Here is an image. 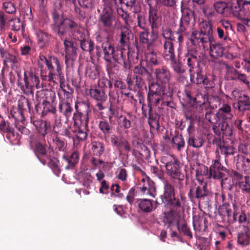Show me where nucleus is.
Wrapping results in <instances>:
<instances>
[{"mask_svg":"<svg viewBox=\"0 0 250 250\" xmlns=\"http://www.w3.org/2000/svg\"><path fill=\"white\" fill-rule=\"evenodd\" d=\"M135 204L142 212L145 213H150L155 209L150 199H138L136 201Z\"/></svg>","mask_w":250,"mask_h":250,"instance_id":"c756f323","label":"nucleus"},{"mask_svg":"<svg viewBox=\"0 0 250 250\" xmlns=\"http://www.w3.org/2000/svg\"><path fill=\"white\" fill-rule=\"evenodd\" d=\"M11 115L17 122H23L25 120L24 114L18 108H13L11 110Z\"/></svg>","mask_w":250,"mask_h":250,"instance_id":"e2e57ef3","label":"nucleus"},{"mask_svg":"<svg viewBox=\"0 0 250 250\" xmlns=\"http://www.w3.org/2000/svg\"><path fill=\"white\" fill-rule=\"evenodd\" d=\"M154 74L156 81L149 84L147 95L173 101V91L169 84L171 77L169 69L163 66L156 69Z\"/></svg>","mask_w":250,"mask_h":250,"instance_id":"f257e3e1","label":"nucleus"},{"mask_svg":"<svg viewBox=\"0 0 250 250\" xmlns=\"http://www.w3.org/2000/svg\"><path fill=\"white\" fill-rule=\"evenodd\" d=\"M180 21L187 25L194 26L195 23L194 12L188 9L185 11L183 13Z\"/></svg>","mask_w":250,"mask_h":250,"instance_id":"58836bf2","label":"nucleus"},{"mask_svg":"<svg viewBox=\"0 0 250 250\" xmlns=\"http://www.w3.org/2000/svg\"><path fill=\"white\" fill-rule=\"evenodd\" d=\"M205 77L200 69H198L195 74H190V81L192 83L197 84H201L202 81Z\"/></svg>","mask_w":250,"mask_h":250,"instance_id":"5fc2aeb1","label":"nucleus"},{"mask_svg":"<svg viewBox=\"0 0 250 250\" xmlns=\"http://www.w3.org/2000/svg\"><path fill=\"white\" fill-rule=\"evenodd\" d=\"M18 86L25 94H27L32 93L33 88L34 87L37 89L42 87V84H40V78L34 72L25 71L23 83L19 82Z\"/></svg>","mask_w":250,"mask_h":250,"instance_id":"6e6552de","label":"nucleus"},{"mask_svg":"<svg viewBox=\"0 0 250 250\" xmlns=\"http://www.w3.org/2000/svg\"><path fill=\"white\" fill-rule=\"evenodd\" d=\"M30 120L38 132L42 137H44L50 131V124L46 121L38 119L34 116H31Z\"/></svg>","mask_w":250,"mask_h":250,"instance_id":"aec40b11","label":"nucleus"},{"mask_svg":"<svg viewBox=\"0 0 250 250\" xmlns=\"http://www.w3.org/2000/svg\"><path fill=\"white\" fill-rule=\"evenodd\" d=\"M187 37L193 46L198 47H202L204 49L208 47V44L210 42L208 38L204 37L197 31H192L191 34L188 35Z\"/></svg>","mask_w":250,"mask_h":250,"instance_id":"f3484780","label":"nucleus"},{"mask_svg":"<svg viewBox=\"0 0 250 250\" xmlns=\"http://www.w3.org/2000/svg\"><path fill=\"white\" fill-rule=\"evenodd\" d=\"M56 103H42L36 106L37 112L41 113L42 116H44L48 113L55 114L56 112Z\"/></svg>","mask_w":250,"mask_h":250,"instance_id":"bb28decb","label":"nucleus"},{"mask_svg":"<svg viewBox=\"0 0 250 250\" xmlns=\"http://www.w3.org/2000/svg\"><path fill=\"white\" fill-rule=\"evenodd\" d=\"M59 109L60 112L67 119L71 116L73 110L70 104L68 101H66L65 99L60 101Z\"/></svg>","mask_w":250,"mask_h":250,"instance_id":"c9c22d12","label":"nucleus"},{"mask_svg":"<svg viewBox=\"0 0 250 250\" xmlns=\"http://www.w3.org/2000/svg\"><path fill=\"white\" fill-rule=\"evenodd\" d=\"M38 43L41 46L43 47L49 44L52 39L51 35L42 30H38L36 32Z\"/></svg>","mask_w":250,"mask_h":250,"instance_id":"e433bc0d","label":"nucleus"},{"mask_svg":"<svg viewBox=\"0 0 250 250\" xmlns=\"http://www.w3.org/2000/svg\"><path fill=\"white\" fill-rule=\"evenodd\" d=\"M169 61H170V66L175 73L181 74L186 72V69L183 63L179 60H177L176 57Z\"/></svg>","mask_w":250,"mask_h":250,"instance_id":"37998d69","label":"nucleus"},{"mask_svg":"<svg viewBox=\"0 0 250 250\" xmlns=\"http://www.w3.org/2000/svg\"><path fill=\"white\" fill-rule=\"evenodd\" d=\"M89 93L91 97L97 102H105L106 100L107 95L102 89H90Z\"/></svg>","mask_w":250,"mask_h":250,"instance_id":"79ce46f5","label":"nucleus"},{"mask_svg":"<svg viewBox=\"0 0 250 250\" xmlns=\"http://www.w3.org/2000/svg\"><path fill=\"white\" fill-rule=\"evenodd\" d=\"M233 126L227 121H221L218 126L214 125L212 127L213 132L219 136L231 137L233 134Z\"/></svg>","mask_w":250,"mask_h":250,"instance_id":"6ab92c4d","label":"nucleus"},{"mask_svg":"<svg viewBox=\"0 0 250 250\" xmlns=\"http://www.w3.org/2000/svg\"><path fill=\"white\" fill-rule=\"evenodd\" d=\"M75 108L76 113L90 114L91 113L90 104L88 102H76Z\"/></svg>","mask_w":250,"mask_h":250,"instance_id":"a19ab883","label":"nucleus"},{"mask_svg":"<svg viewBox=\"0 0 250 250\" xmlns=\"http://www.w3.org/2000/svg\"><path fill=\"white\" fill-rule=\"evenodd\" d=\"M163 48V54L165 59L169 60L175 58L174 43L172 41H164Z\"/></svg>","mask_w":250,"mask_h":250,"instance_id":"2f4dec72","label":"nucleus"},{"mask_svg":"<svg viewBox=\"0 0 250 250\" xmlns=\"http://www.w3.org/2000/svg\"><path fill=\"white\" fill-rule=\"evenodd\" d=\"M171 143L173 145V147H176L179 151L183 149L185 145V141L181 134L179 133H176L171 140Z\"/></svg>","mask_w":250,"mask_h":250,"instance_id":"09e8293b","label":"nucleus"},{"mask_svg":"<svg viewBox=\"0 0 250 250\" xmlns=\"http://www.w3.org/2000/svg\"><path fill=\"white\" fill-rule=\"evenodd\" d=\"M160 198L162 203L174 209H180L186 202V197L182 194L180 195V199L175 197L174 187L168 181L164 183V192Z\"/></svg>","mask_w":250,"mask_h":250,"instance_id":"0eeeda50","label":"nucleus"},{"mask_svg":"<svg viewBox=\"0 0 250 250\" xmlns=\"http://www.w3.org/2000/svg\"><path fill=\"white\" fill-rule=\"evenodd\" d=\"M213 7L215 11L219 14L224 16L231 14L234 16V12L237 10L239 5L237 4V2L234 3L231 1L226 2L218 0L213 3Z\"/></svg>","mask_w":250,"mask_h":250,"instance_id":"f8f14e48","label":"nucleus"},{"mask_svg":"<svg viewBox=\"0 0 250 250\" xmlns=\"http://www.w3.org/2000/svg\"><path fill=\"white\" fill-rule=\"evenodd\" d=\"M79 153L77 151L72 152L71 155L64 154L62 156L61 167H64L65 169L73 168L78 163Z\"/></svg>","mask_w":250,"mask_h":250,"instance_id":"4be33fe9","label":"nucleus"},{"mask_svg":"<svg viewBox=\"0 0 250 250\" xmlns=\"http://www.w3.org/2000/svg\"><path fill=\"white\" fill-rule=\"evenodd\" d=\"M104 7L98 18V22L103 27L109 29L113 25V12L112 8H109L104 4Z\"/></svg>","mask_w":250,"mask_h":250,"instance_id":"2eb2a0df","label":"nucleus"},{"mask_svg":"<svg viewBox=\"0 0 250 250\" xmlns=\"http://www.w3.org/2000/svg\"><path fill=\"white\" fill-rule=\"evenodd\" d=\"M161 162L165 166L167 174L171 179L178 181L179 188H182L185 173L182 171L179 160L174 155L167 154L161 157Z\"/></svg>","mask_w":250,"mask_h":250,"instance_id":"39448f33","label":"nucleus"},{"mask_svg":"<svg viewBox=\"0 0 250 250\" xmlns=\"http://www.w3.org/2000/svg\"><path fill=\"white\" fill-rule=\"evenodd\" d=\"M208 46L210 48L209 54L211 57L218 59L223 56L225 48L221 43H212L211 41Z\"/></svg>","mask_w":250,"mask_h":250,"instance_id":"473e14b6","label":"nucleus"},{"mask_svg":"<svg viewBox=\"0 0 250 250\" xmlns=\"http://www.w3.org/2000/svg\"><path fill=\"white\" fill-rule=\"evenodd\" d=\"M37 96L42 99V103H55L56 96L54 91L42 89L37 92Z\"/></svg>","mask_w":250,"mask_h":250,"instance_id":"c85d7f7f","label":"nucleus"},{"mask_svg":"<svg viewBox=\"0 0 250 250\" xmlns=\"http://www.w3.org/2000/svg\"><path fill=\"white\" fill-rule=\"evenodd\" d=\"M147 107H148V123L151 128L159 130L160 116L153 110L154 107L157 109L160 113L168 110V108H175L176 104L173 101L165 100L159 97L147 95Z\"/></svg>","mask_w":250,"mask_h":250,"instance_id":"20e7f679","label":"nucleus"},{"mask_svg":"<svg viewBox=\"0 0 250 250\" xmlns=\"http://www.w3.org/2000/svg\"><path fill=\"white\" fill-rule=\"evenodd\" d=\"M171 210L165 214L164 221L165 224H167L168 226H170L174 222L175 217L174 215V211L178 209H174L170 208Z\"/></svg>","mask_w":250,"mask_h":250,"instance_id":"338daca9","label":"nucleus"},{"mask_svg":"<svg viewBox=\"0 0 250 250\" xmlns=\"http://www.w3.org/2000/svg\"><path fill=\"white\" fill-rule=\"evenodd\" d=\"M53 153V150L51 151L49 150L48 152V156L46 158L49 160L48 166L51 168L55 175L59 176L61 173V166L59 165V160L52 156L51 153Z\"/></svg>","mask_w":250,"mask_h":250,"instance_id":"72a5a7b5","label":"nucleus"},{"mask_svg":"<svg viewBox=\"0 0 250 250\" xmlns=\"http://www.w3.org/2000/svg\"><path fill=\"white\" fill-rule=\"evenodd\" d=\"M198 57L200 56L195 47H188L187 52L184 54L183 61L189 68V71L190 73L193 71L196 64H198Z\"/></svg>","mask_w":250,"mask_h":250,"instance_id":"4468645a","label":"nucleus"},{"mask_svg":"<svg viewBox=\"0 0 250 250\" xmlns=\"http://www.w3.org/2000/svg\"><path fill=\"white\" fill-rule=\"evenodd\" d=\"M148 21L150 28L159 29L162 25V17L158 15V10L148 12Z\"/></svg>","mask_w":250,"mask_h":250,"instance_id":"cd10ccee","label":"nucleus"},{"mask_svg":"<svg viewBox=\"0 0 250 250\" xmlns=\"http://www.w3.org/2000/svg\"><path fill=\"white\" fill-rule=\"evenodd\" d=\"M98 127L104 136H109L114 130V127L106 120L103 119L99 122Z\"/></svg>","mask_w":250,"mask_h":250,"instance_id":"4c0bfd02","label":"nucleus"},{"mask_svg":"<svg viewBox=\"0 0 250 250\" xmlns=\"http://www.w3.org/2000/svg\"><path fill=\"white\" fill-rule=\"evenodd\" d=\"M189 146L195 148H199L203 146L204 143L203 139L200 137L190 136L188 139Z\"/></svg>","mask_w":250,"mask_h":250,"instance_id":"052dcab7","label":"nucleus"},{"mask_svg":"<svg viewBox=\"0 0 250 250\" xmlns=\"http://www.w3.org/2000/svg\"><path fill=\"white\" fill-rule=\"evenodd\" d=\"M79 44L83 51L88 52L89 54H91L95 47L94 42L90 39L85 38L79 42Z\"/></svg>","mask_w":250,"mask_h":250,"instance_id":"a18cd8bd","label":"nucleus"},{"mask_svg":"<svg viewBox=\"0 0 250 250\" xmlns=\"http://www.w3.org/2000/svg\"><path fill=\"white\" fill-rule=\"evenodd\" d=\"M76 26V22L70 19H65L56 26L57 34L60 38L63 37L67 31L69 32Z\"/></svg>","mask_w":250,"mask_h":250,"instance_id":"412c9836","label":"nucleus"},{"mask_svg":"<svg viewBox=\"0 0 250 250\" xmlns=\"http://www.w3.org/2000/svg\"><path fill=\"white\" fill-rule=\"evenodd\" d=\"M237 242L242 246H248L250 244V228L244 226L242 230L237 235Z\"/></svg>","mask_w":250,"mask_h":250,"instance_id":"a878e982","label":"nucleus"},{"mask_svg":"<svg viewBox=\"0 0 250 250\" xmlns=\"http://www.w3.org/2000/svg\"><path fill=\"white\" fill-rule=\"evenodd\" d=\"M183 99L190 105H194L199 96L203 98V95L199 94L198 90L192 84H188L185 85L183 93Z\"/></svg>","mask_w":250,"mask_h":250,"instance_id":"dca6fc26","label":"nucleus"},{"mask_svg":"<svg viewBox=\"0 0 250 250\" xmlns=\"http://www.w3.org/2000/svg\"><path fill=\"white\" fill-rule=\"evenodd\" d=\"M18 108L24 114L30 112V105L28 100L24 97H21L18 101Z\"/></svg>","mask_w":250,"mask_h":250,"instance_id":"8fccbe9b","label":"nucleus"},{"mask_svg":"<svg viewBox=\"0 0 250 250\" xmlns=\"http://www.w3.org/2000/svg\"><path fill=\"white\" fill-rule=\"evenodd\" d=\"M70 33H71L73 39L74 40L79 41V42L85 38V34L80 28L77 23L76 27L73 28Z\"/></svg>","mask_w":250,"mask_h":250,"instance_id":"3c124183","label":"nucleus"},{"mask_svg":"<svg viewBox=\"0 0 250 250\" xmlns=\"http://www.w3.org/2000/svg\"><path fill=\"white\" fill-rule=\"evenodd\" d=\"M193 225L195 229L199 231H205V226H204L201 216L200 215H194L193 217Z\"/></svg>","mask_w":250,"mask_h":250,"instance_id":"bf43d9fd","label":"nucleus"},{"mask_svg":"<svg viewBox=\"0 0 250 250\" xmlns=\"http://www.w3.org/2000/svg\"><path fill=\"white\" fill-rule=\"evenodd\" d=\"M38 64L41 69H42L44 64H45L46 71H48V74L45 75L42 72L41 77L42 80L48 81L50 84L52 83L58 84L59 83L61 85L63 83L64 78L62 72V65L57 57L51 55L46 57L43 55L40 54L38 60Z\"/></svg>","mask_w":250,"mask_h":250,"instance_id":"f03ea898","label":"nucleus"},{"mask_svg":"<svg viewBox=\"0 0 250 250\" xmlns=\"http://www.w3.org/2000/svg\"><path fill=\"white\" fill-rule=\"evenodd\" d=\"M216 77L214 75L208 77L206 76L204 77L202 84L204 86L205 89L208 90L213 88L215 86L214 81L215 80Z\"/></svg>","mask_w":250,"mask_h":250,"instance_id":"13d9d810","label":"nucleus"},{"mask_svg":"<svg viewBox=\"0 0 250 250\" xmlns=\"http://www.w3.org/2000/svg\"><path fill=\"white\" fill-rule=\"evenodd\" d=\"M35 147L34 151L35 154L40 162L43 165H45L46 163V160L45 158H46L48 156V152L47 151L46 148L48 147L47 144L45 142L44 144L42 143L41 142H35L34 143Z\"/></svg>","mask_w":250,"mask_h":250,"instance_id":"5701e85b","label":"nucleus"},{"mask_svg":"<svg viewBox=\"0 0 250 250\" xmlns=\"http://www.w3.org/2000/svg\"><path fill=\"white\" fill-rule=\"evenodd\" d=\"M139 34V39L141 43L147 44L148 46L149 45V40L148 39V35L149 34V29H143Z\"/></svg>","mask_w":250,"mask_h":250,"instance_id":"69168bd1","label":"nucleus"},{"mask_svg":"<svg viewBox=\"0 0 250 250\" xmlns=\"http://www.w3.org/2000/svg\"><path fill=\"white\" fill-rule=\"evenodd\" d=\"M54 143L55 144L56 149L60 151H64L67 144L64 140L60 139L59 137H56L53 139Z\"/></svg>","mask_w":250,"mask_h":250,"instance_id":"774afa93","label":"nucleus"},{"mask_svg":"<svg viewBox=\"0 0 250 250\" xmlns=\"http://www.w3.org/2000/svg\"><path fill=\"white\" fill-rule=\"evenodd\" d=\"M129 25H122L120 26L121 34L119 43L124 52H125V47L128 48L131 31L128 27Z\"/></svg>","mask_w":250,"mask_h":250,"instance_id":"b1692460","label":"nucleus"},{"mask_svg":"<svg viewBox=\"0 0 250 250\" xmlns=\"http://www.w3.org/2000/svg\"><path fill=\"white\" fill-rule=\"evenodd\" d=\"M232 222L238 221L240 224L248 225L250 223V213L239 208L236 204H233Z\"/></svg>","mask_w":250,"mask_h":250,"instance_id":"a211bd4d","label":"nucleus"},{"mask_svg":"<svg viewBox=\"0 0 250 250\" xmlns=\"http://www.w3.org/2000/svg\"><path fill=\"white\" fill-rule=\"evenodd\" d=\"M157 58V53L153 50L149 51L146 53V60L147 63L150 66L159 65V62Z\"/></svg>","mask_w":250,"mask_h":250,"instance_id":"603ef678","label":"nucleus"},{"mask_svg":"<svg viewBox=\"0 0 250 250\" xmlns=\"http://www.w3.org/2000/svg\"><path fill=\"white\" fill-rule=\"evenodd\" d=\"M132 116L128 113L127 116H121L120 119L121 126L124 129H128L131 126Z\"/></svg>","mask_w":250,"mask_h":250,"instance_id":"864d4df0","label":"nucleus"},{"mask_svg":"<svg viewBox=\"0 0 250 250\" xmlns=\"http://www.w3.org/2000/svg\"><path fill=\"white\" fill-rule=\"evenodd\" d=\"M231 78V80L239 81L246 85H249L250 82L247 75L241 73L240 71L235 69H233L230 71Z\"/></svg>","mask_w":250,"mask_h":250,"instance_id":"ea45409f","label":"nucleus"},{"mask_svg":"<svg viewBox=\"0 0 250 250\" xmlns=\"http://www.w3.org/2000/svg\"><path fill=\"white\" fill-rule=\"evenodd\" d=\"M137 26L141 29H148L145 16L142 13L137 14Z\"/></svg>","mask_w":250,"mask_h":250,"instance_id":"0e129e2a","label":"nucleus"},{"mask_svg":"<svg viewBox=\"0 0 250 250\" xmlns=\"http://www.w3.org/2000/svg\"><path fill=\"white\" fill-rule=\"evenodd\" d=\"M90 114L74 113L73 117L74 126L77 129H73L72 132L75 135L74 138V144L78 145L85 141L87 139V133L89 131L88 123Z\"/></svg>","mask_w":250,"mask_h":250,"instance_id":"423d86ee","label":"nucleus"},{"mask_svg":"<svg viewBox=\"0 0 250 250\" xmlns=\"http://www.w3.org/2000/svg\"><path fill=\"white\" fill-rule=\"evenodd\" d=\"M102 48L104 52V59L107 63L106 69L109 75L113 73V69L117 67V64L112 62L113 59L115 62L123 65L124 69L127 70L130 67L129 61V51L124 52L123 49H115L114 45L108 41L103 42Z\"/></svg>","mask_w":250,"mask_h":250,"instance_id":"7ed1b4c3","label":"nucleus"},{"mask_svg":"<svg viewBox=\"0 0 250 250\" xmlns=\"http://www.w3.org/2000/svg\"><path fill=\"white\" fill-rule=\"evenodd\" d=\"M200 31L199 32L211 42L213 39V31L211 23L206 21H203L200 24Z\"/></svg>","mask_w":250,"mask_h":250,"instance_id":"f704fd0d","label":"nucleus"},{"mask_svg":"<svg viewBox=\"0 0 250 250\" xmlns=\"http://www.w3.org/2000/svg\"><path fill=\"white\" fill-rule=\"evenodd\" d=\"M235 150L236 149L232 146L227 145L226 143L220 149L221 154L225 155V158L229 155H234Z\"/></svg>","mask_w":250,"mask_h":250,"instance_id":"6e6d98bb","label":"nucleus"},{"mask_svg":"<svg viewBox=\"0 0 250 250\" xmlns=\"http://www.w3.org/2000/svg\"><path fill=\"white\" fill-rule=\"evenodd\" d=\"M237 4L239 7L234 12V17L241 20L244 25L250 27V19L247 18L250 14V0H238Z\"/></svg>","mask_w":250,"mask_h":250,"instance_id":"9b49d317","label":"nucleus"},{"mask_svg":"<svg viewBox=\"0 0 250 250\" xmlns=\"http://www.w3.org/2000/svg\"><path fill=\"white\" fill-rule=\"evenodd\" d=\"M105 5L112 8V11L116 10L118 15L124 21V25H129V14L125 11L120 5L124 3V0H103Z\"/></svg>","mask_w":250,"mask_h":250,"instance_id":"ddd939ff","label":"nucleus"},{"mask_svg":"<svg viewBox=\"0 0 250 250\" xmlns=\"http://www.w3.org/2000/svg\"><path fill=\"white\" fill-rule=\"evenodd\" d=\"M238 109L241 112L246 110L250 111V98L246 94H244L238 102Z\"/></svg>","mask_w":250,"mask_h":250,"instance_id":"c03bdc74","label":"nucleus"},{"mask_svg":"<svg viewBox=\"0 0 250 250\" xmlns=\"http://www.w3.org/2000/svg\"><path fill=\"white\" fill-rule=\"evenodd\" d=\"M63 44L65 53V63L67 66L72 65L77 57L78 44L69 39H65L63 40Z\"/></svg>","mask_w":250,"mask_h":250,"instance_id":"1a4fd4ad","label":"nucleus"},{"mask_svg":"<svg viewBox=\"0 0 250 250\" xmlns=\"http://www.w3.org/2000/svg\"><path fill=\"white\" fill-rule=\"evenodd\" d=\"M91 150L94 156L100 157L104 151V146L103 143L94 142L91 143Z\"/></svg>","mask_w":250,"mask_h":250,"instance_id":"de8ad7c7","label":"nucleus"},{"mask_svg":"<svg viewBox=\"0 0 250 250\" xmlns=\"http://www.w3.org/2000/svg\"><path fill=\"white\" fill-rule=\"evenodd\" d=\"M236 166L237 168L241 169L245 173L250 174V158L247 156L238 154L236 157Z\"/></svg>","mask_w":250,"mask_h":250,"instance_id":"393cba45","label":"nucleus"},{"mask_svg":"<svg viewBox=\"0 0 250 250\" xmlns=\"http://www.w3.org/2000/svg\"><path fill=\"white\" fill-rule=\"evenodd\" d=\"M205 118L209 123L214 125L217 124L220 121L219 116L217 115V112L214 113L211 110L206 111Z\"/></svg>","mask_w":250,"mask_h":250,"instance_id":"680f3d73","label":"nucleus"},{"mask_svg":"<svg viewBox=\"0 0 250 250\" xmlns=\"http://www.w3.org/2000/svg\"><path fill=\"white\" fill-rule=\"evenodd\" d=\"M177 227L180 233H182L184 235L188 236L191 238H192V232L185 220L178 221L177 222Z\"/></svg>","mask_w":250,"mask_h":250,"instance_id":"49530a36","label":"nucleus"},{"mask_svg":"<svg viewBox=\"0 0 250 250\" xmlns=\"http://www.w3.org/2000/svg\"><path fill=\"white\" fill-rule=\"evenodd\" d=\"M8 26L11 30L18 31L22 26V22L20 18H15L8 21Z\"/></svg>","mask_w":250,"mask_h":250,"instance_id":"4d7b16f0","label":"nucleus"},{"mask_svg":"<svg viewBox=\"0 0 250 250\" xmlns=\"http://www.w3.org/2000/svg\"><path fill=\"white\" fill-rule=\"evenodd\" d=\"M209 193L207 183L201 182L199 185H195L194 187L190 189L188 196L191 201L197 200L200 205L203 200L208 198Z\"/></svg>","mask_w":250,"mask_h":250,"instance_id":"9d476101","label":"nucleus"},{"mask_svg":"<svg viewBox=\"0 0 250 250\" xmlns=\"http://www.w3.org/2000/svg\"><path fill=\"white\" fill-rule=\"evenodd\" d=\"M231 107L228 104H223L220 107L217 112V115L219 116L220 120L222 121H227V120H230L233 118V115L231 113Z\"/></svg>","mask_w":250,"mask_h":250,"instance_id":"7c9ffc66","label":"nucleus"}]
</instances>
